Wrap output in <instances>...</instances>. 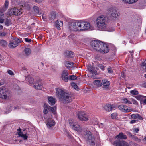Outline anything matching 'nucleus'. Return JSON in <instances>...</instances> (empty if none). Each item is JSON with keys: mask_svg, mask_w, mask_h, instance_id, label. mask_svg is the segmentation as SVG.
<instances>
[{"mask_svg": "<svg viewBox=\"0 0 146 146\" xmlns=\"http://www.w3.org/2000/svg\"><path fill=\"white\" fill-rule=\"evenodd\" d=\"M96 23L97 27L99 30L110 32L114 30L113 28L109 29L108 28V19L104 16H99L96 20Z\"/></svg>", "mask_w": 146, "mask_h": 146, "instance_id": "1", "label": "nucleus"}, {"mask_svg": "<svg viewBox=\"0 0 146 146\" xmlns=\"http://www.w3.org/2000/svg\"><path fill=\"white\" fill-rule=\"evenodd\" d=\"M90 44L94 49L101 53H107L109 51V48L106 44L100 41H92Z\"/></svg>", "mask_w": 146, "mask_h": 146, "instance_id": "2", "label": "nucleus"}, {"mask_svg": "<svg viewBox=\"0 0 146 146\" xmlns=\"http://www.w3.org/2000/svg\"><path fill=\"white\" fill-rule=\"evenodd\" d=\"M56 96L63 103H68L72 99V95L65 92L61 89H57L56 92Z\"/></svg>", "mask_w": 146, "mask_h": 146, "instance_id": "3", "label": "nucleus"}, {"mask_svg": "<svg viewBox=\"0 0 146 146\" xmlns=\"http://www.w3.org/2000/svg\"><path fill=\"white\" fill-rule=\"evenodd\" d=\"M79 31H84L88 29L90 27V24L88 22L82 20L78 21Z\"/></svg>", "mask_w": 146, "mask_h": 146, "instance_id": "4", "label": "nucleus"}, {"mask_svg": "<svg viewBox=\"0 0 146 146\" xmlns=\"http://www.w3.org/2000/svg\"><path fill=\"white\" fill-rule=\"evenodd\" d=\"M9 94V91L7 88L3 87L0 88V98L6 99L8 98Z\"/></svg>", "mask_w": 146, "mask_h": 146, "instance_id": "5", "label": "nucleus"}, {"mask_svg": "<svg viewBox=\"0 0 146 146\" xmlns=\"http://www.w3.org/2000/svg\"><path fill=\"white\" fill-rule=\"evenodd\" d=\"M86 138L88 143L92 146H94L95 145L94 138L93 135L90 132L86 133Z\"/></svg>", "mask_w": 146, "mask_h": 146, "instance_id": "6", "label": "nucleus"}, {"mask_svg": "<svg viewBox=\"0 0 146 146\" xmlns=\"http://www.w3.org/2000/svg\"><path fill=\"white\" fill-rule=\"evenodd\" d=\"M22 42L21 39L15 38L13 40L11 41L9 44V46L10 48H13L17 47L19 44Z\"/></svg>", "mask_w": 146, "mask_h": 146, "instance_id": "7", "label": "nucleus"}, {"mask_svg": "<svg viewBox=\"0 0 146 146\" xmlns=\"http://www.w3.org/2000/svg\"><path fill=\"white\" fill-rule=\"evenodd\" d=\"M79 119L82 121H85L88 120V116L85 112H79L77 115Z\"/></svg>", "mask_w": 146, "mask_h": 146, "instance_id": "8", "label": "nucleus"}, {"mask_svg": "<svg viewBox=\"0 0 146 146\" xmlns=\"http://www.w3.org/2000/svg\"><path fill=\"white\" fill-rule=\"evenodd\" d=\"M108 14L113 18L117 17L119 15L117 10L114 8H111L108 9Z\"/></svg>", "mask_w": 146, "mask_h": 146, "instance_id": "9", "label": "nucleus"}, {"mask_svg": "<svg viewBox=\"0 0 146 146\" xmlns=\"http://www.w3.org/2000/svg\"><path fill=\"white\" fill-rule=\"evenodd\" d=\"M69 29L72 31H79L78 21L70 23L69 26Z\"/></svg>", "mask_w": 146, "mask_h": 146, "instance_id": "10", "label": "nucleus"}, {"mask_svg": "<svg viewBox=\"0 0 146 146\" xmlns=\"http://www.w3.org/2000/svg\"><path fill=\"white\" fill-rule=\"evenodd\" d=\"M113 145L116 146H129L128 143L125 141H121L120 139L115 141Z\"/></svg>", "mask_w": 146, "mask_h": 146, "instance_id": "11", "label": "nucleus"}, {"mask_svg": "<svg viewBox=\"0 0 146 146\" xmlns=\"http://www.w3.org/2000/svg\"><path fill=\"white\" fill-rule=\"evenodd\" d=\"M10 12L11 14L17 16L19 15L22 13V10L21 9L14 8L10 10Z\"/></svg>", "mask_w": 146, "mask_h": 146, "instance_id": "12", "label": "nucleus"}, {"mask_svg": "<svg viewBox=\"0 0 146 146\" xmlns=\"http://www.w3.org/2000/svg\"><path fill=\"white\" fill-rule=\"evenodd\" d=\"M110 81L108 80L104 79L102 80L101 82V86H102V88L106 90L109 89V86L110 84Z\"/></svg>", "mask_w": 146, "mask_h": 146, "instance_id": "13", "label": "nucleus"}, {"mask_svg": "<svg viewBox=\"0 0 146 146\" xmlns=\"http://www.w3.org/2000/svg\"><path fill=\"white\" fill-rule=\"evenodd\" d=\"M61 78L62 80L65 82H67L69 80L68 74L67 71L64 70L61 75Z\"/></svg>", "mask_w": 146, "mask_h": 146, "instance_id": "14", "label": "nucleus"}, {"mask_svg": "<svg viewBox=\"0 0 146 146\" xmlns=\"http://www.w3.org/2000/svg\"><path fill=\"white\" fill-rule=\"evenodd\" d=\"M33 87L37 90H41L42 88V86L40 82V80L37 81L36 82L35 81L33 84Z\"/></svg>", "mask_w": 146, "mask_h": 146, "instance_id": "15", "label": "nucleus"}, {"mask_svg": "<svg viewBox=\"0 0 146 146\" xmlns=\"http://www.w3.org/2000/svg\"><path fill=\"white\" fill-rule=\"evenodd\" d=\"M64 55L66 57L72 58L74 57V54L73 52L66 51L64 52Z\"/></svg>", "mask_w": 146, "mask_h": 146, "instance_id": "16", "label": "nucleus"}, {"mask_svg": "<svg viewBox=\"0 0 146 146\" xmlns=\"http://www.w3.org/2000/svg\"><path fill=\"white\" fill-rule=\"evenodd\" d=\"M44 107L45 108H46L47 109H48L49 110L51 111L54 114L55 113L56 111L55 107H51L46 104H44Z\"/></svg>", "mask_w": 146, "mask_h": 146, "instance_id": "17", "label": "nucleus"}, {"mask_svg": "<svg viewBox=\"0 0 146 146\" xmlns=\"http://www.w3.org/2000/svg\"><path fill=\"white\" fill-rule=\"evenodd\" d=\"M33 10L34 14L35 15H40L42 13L41 11L39 10V8L36 6H34Z\"/></svg>", "mask_w": 146, "mask_h": 146, "instance_id": "18", "label": "nucleus"}, {"mask_svg": "<svg viewBox=\"0 0 146 146\" xmlns=\"http://www.w3.org/2000/svg\"><path fill=\"white\" fill-rule=\"evenodd\" d=\"M113 106L110 104H106L104 107V109L108 111H111L113 109Z\"/></svg>", "mask_w": 146, "mask_h": 146, "instance_id": "19", "label": "nucleus"}, {"mask_svg": "<svg viewBox=\"0 0 146 146\" xmlns=\"http://www.w3.org/2000/svg\"><path fill=\"white\" fill-rule=\"evenodd\" d=\"M63 25V21L60 20H58L56 23L55 26L58 30H60V27Z\"/></svg>", "mask_w": 146, "mask_h": 146, "instance_id": "20", "label": "nucleus"}, {"mask_svg": "<svg viewBox=\"0 0 146 146\" xmlns=\"http://www.w3.org/2000/svg\"><path fill=\"white\" fill-rule=\"evenodd\" d=\"M72 128L77 131L80 132L82 130L81 128L80 125L76 123L74 125Z\"/></svg>", "mask_w": 146, "mask_h": 146, "instance_id": "21", "label": "nucleus"}, {"mask_svg": "<svg viewBox=\"0 0 146 146\" xmlns=\"http://www.w3.org/2000/svg\"><path fill=\"white\" fill-rule=\"evenodd\" d=\"M116 138L125 139H127V137L126 135H125L123 133H120L119 135L116 136Z\"/></svg>", "mask_w": 146, "mask_h": 146, "instance_id": "22", "label": "nucleus"}, {"mask_svg": "<svg viewBox=\"0 0 146 146\" xmlns=\"http://www.w3.org/2000/svg\"><path fill=\"white\" fill-rule=\"evenodd\" d=\"M48 103L51 105L54 104L56 103V100L51 97L48 98Z\"/></svg>", "mask_w": 146, "mask_h": 146, "instance_id": "23", "label": "nucleus"}, {"mask_svg": "<svg viewBox=\"0 0 146 146\" xmlns=\"http://www.w3.org/2000/svg\"><path fill=\"white\" fill-rule=\"evenodd\" d=\"M55 124L54 121L52 119H50L47 123V125L48 127H51L54 125Z\"/></svg>", "mask_w": 146, "mask_h": 146, "instance_id": "24", "label": "nucleus"}, {"mask_svg": "<svg viewBox=\"0 0 146 146\" xmlns=\"http://www.w3.org/2000/svg\"><path fill=\"white\" fill-rule=\"evenodd\" d=\"M12 106L10 104L8 105L6 107L5 113L7 114L9 113L12 110Z\"/></svg>", "mask_w": 146, "mask_h": 146, "instance_id": "25", "label": "nucleus"}, {"mask_svg": "<svg viewBox=\"0 0 146 146\" xmlns=\"http://www.w3.org/2000/svg\"><path fill=\"white\" fill-rule=\"evenodd\" d=\"M131 117L132 118L136 119L138 118L140 120H142L143 118L139 114H132L131 115Z\"/></svg>", "mask_w": 146, "mask_h": 146, "instance_id": "26", "label": "nucleus"}, {"mask_svg": "<svg viewBox=\"0 0 146 146\" xmlns=\"http://www.w3.org/2000/svg\"><path fill=\"white\" fill-rule=\"evenodd\" d=\"M26 79L28 81V82L30 84H33L34 79L32 77L30 76H28L26 78Z\"/></svg>", "mask_w": 146, "mask_h": 146, "instance_id": "27", "label": "nucleus"}, {"mask_svg": "<svg viewBox=\"0 0 146 146\" xmlns=\"http://www.w3.org/2000/svg\"><path fill=\"white\" fill-rule=\"evenodd\" d=\"M124 108H123V109L124 111L123 110V112H131L132 111V110L130 108V109H129L128 108V107L126 105H124Z\"/></svg>", "mask_w": 146, "mask_h": 146, "instance_id": "28", "label": "nucleus"}, {"mask_svg": "<svg viewBox=\"0 0 146 146\" xmlns=\"http://www.w3.org/2000/svg\"><path fill=\"white\" fill-rule=\"evenodd\" d=\"M56 15L55 12H52L51 13L49 16V19L50 20H54L56 17Z\"/></svg>", "mask_w": 146, "mask_h": 146, "instance_id": "29", "label": "nucleus"}, {"mask_svg": "<svg viewBox=\"0 0 146 146\" xmlns=\"http://www.w3.org/2000/svg\"><path fill=\"white\" fill-rule=\"evenodd\" d=\"M24 52L26 55L28 56L31 54V50L29 48H27L25 49Z\"/></svg>", "mask_w": 146, "mask_h": 146, "instance_id": "30", "label": "nucleus"}, {"mask_svg": "<svg viewBox=\"0 0 146 146\" xmlns=\"http://www.w3.org/2000/svg\"><path fill=\"white\" fill-rule=\"evenodd\" d=\"M74 63L69 62H67L65 63V65L68 68L72 67L73 66Z\"/></svg>", "mask_w": 146, "mask_h": 146, "instance_id": "31", "label": "nucleus"}, {"mask_svg": "<svg viewBox=\"0 0 146 146\" xmlns=\"http://www.w3.org/2000/svg\"><path fill=\"white\" fill-rule=\"evenodd\" d=\"M123 1L129 4H132L136 2L138 0H122Z\"/></svg>", "mask_w": 146, "mask_h": 146, "instance_id": "32", "label": "nucleus"}, {"mask_svg": "<svg viewBox=\"0 0 146 146\" xmlns=\"http://www.w3.org/2000/svg\"><path fill=\"white\" fill-rule=\"evenodd\" d=\"M93 83L95 85H96L98 86H101V82L100 80H96L94 81Z\"/></svg>", "mask_w": 146, "mask_h": 146, "instance_id": "33", "label": "nucleus"}, {"mask_svg": "<svg viewBox=\"0 0 146 146\" xmlns=\"http://www.w3.org/2000/svg\"><path fill=\"white\" fill-rule=\"evenodd\" d=\"M0 44L3 47H5L7 45L6 42L4 40H0Z\"/></svg>", "mask_w": 146, "mask_h": 146, "instance_id": "34", "label": "nucleus"}, {"mask_svg": "<svg viewBox=\"0 0 146 146\" xmlns=\"http://www.w3.org/2000/svg\"><path fill=\"white\" fill-rule=\"evenodd\" d=\"M19 136L23 138L24 140H26L28 138V136L26 135V134H24L23 133H20Z\"/></svg>", "mask_w": 146, "mask_h": 146, "instance_id": "35", "label": "nucleus"}, {"mask_svg": "<svg viewBox=\"0 0 146 146\" xmlns=\"http://www.w3.org/2000/svg\"><path fill=\"white\" fill-rule=\"evenodd\" d=\"M122 101L123 103L126 104L128 103L129 104H132V102L128 100V99L127 98L123 99L122 100Z\"/></svg>", "mask_w": 146, "mask_h": 146, "instance_id": "36", "label": "nucleus"}, {"mask_svg": "<svg viewBox=\"0 0 146 146\" xmlns=\"http://www.w3.org/2000/svg\"><path fill=\"white\" fill-rule=\"evenodd\" d=\"M146 97V96H144L141 95H138L135 96V98L138 100H141L143 98Z\"/></svg>", "mask_w": 146, "mask_h": 146, "instance_id": "37", "label": "nucleus"}, {"mask_svg": "<svg viewBox=\"0 0 146 146\" xmlns=\"http://www.w3.org/2000/svg\"><path fill=\"white\" fill-rule=\"evenodd\" d=\"M11 23L10 19L9 18H7L6 19L5 22V25L7 26L9 25Z\"/></svg>", "mask_w": 146, "mask_h": 146, "instance_id": "38", "label": "nucleus"}, {"mask_svg": "<svg viewBox=\"0 0 146 146\" xmlns=\"http://www.w3.org/2000/svg\"><path fill=\"white\" fill-rule=\"evenodd\" d=\"M69 125L71 128H72L74 125V124L76 123H74L72 119H69Z\"/></svg>", "mask_w": 146, "mask_h": 146, "instance_id": "39", "label": "nucleus"}, {"mask_svg": "<svg viewBox=\"0 0 146 146\" xmlns=\"http://www.w3.org/2000/svg\"><path fill=\"white\" fill-rule=\"evenodd\" d=\"M77 78V77L74 75H70L69 77V80H76Z\"/></svg>", "mask_w": 146, "mask_h": 146, "instance_id": "40", "label": "nucleus"}, {"mask_svg": "<svg viewBox=\"0 0 146 146\" xmlns=\"http://www.w3.org/2000/svg\"><path fill=\"white\" fill-rule=\"evenodd\" d=\"M108 72V73L111 74H113V71L112 70V69L111 67H109L107 69Z\"/></svg>", "mask_w": 146, "mask_h": 146, "instance_id": "41", "label": "nucleus"}, {"mask_svg": "<svg viewBox=\"0 0 146 146\" xmlns=\"http://www.w3.org/2000/svg\"><path fill=\"white\" fill-rule=\"evenodd\" d=\"M130 92L133 95H137L138 94V91L135 90H131L130 91Z\"/></svg>", "mask_w": 146, "mask_h": 146, "instance_id": "42", "label": "nucleus"}, {"mask_svg": "<svg viewBox=\"0 0 146 146\" xmlns=\"http://www.w3.org/2000/svg\"><path fill=\"white\" fill-rule=\"evenodd\" d=\"M124 105H119L118 106V109L121 110V111H123V110L124 111L123 109V108H124Z\"/></svg>", "mask_w": 146, "mask_h": 146, "instance_id": "43", "label": "nucleus"}, {"mask_svg": "<svg viewBox=\"0 0 146 146\" xmlns=\"http://www.w3.org/2000/svg\"><path fill=\"white\" fill-rule=\"evenodd\" d=\"M71 85L73 88L77 90L78 87L77 85L75 83H72L71 84Z\"/></svg>", "mask_w": 146, "mask_h": 146, "instance_id": "44", "label": "nucleus"}, {"mask_svg": "<svg viewBox=\"0 0 146 146\" xmlns=\"http://www.w3.org/2000/svg\"><path fill=\"white\" fill-rule=\"evenodd\" d=\"M98 66L103 70H104V66L102 64H99Z\"/></svg>", "mask_w": 146, "mask_h": 146, "instance_id": "45", "label": "nucleus"}, {"mask_svg": "<svg viewBox=\"0 0 146 146\" xmlns=\"http://www.w3.org/2000/svg\"><path fill=\"white\" fill-rule=\"evenodd\" d=\"M7 73L11 76H13L14 75V74L13 72L11 70H8L7 71Z\"/></svg>", "mask_w": 146, "mask_h": 146, "instance_id": "46", "label": "nucleus"}, {"mask_svg": "<svg viewBox=\"0 0 146 146\" xmlns=\"http://www.w3.org/2000/svg\"><path fill=\"white\" fill-rule=\"evenodd\" d=\"M117 114L116 113H114L111 114V117L112 118H115L117 117Z\"/></svg>", "mask_w": 146, "mask_h": 146, "instance_id": "47", "label": "nucleus"}, {"mask_svg": "<svg viewBox=\"0 0 146 146\" xmlns=\"http://www.w3.org/2000/svg\"><path fill=\"white\" fill-rule=\"evenodd\" d=\"M131 101L133 104L136 105H138V103L137 102L136 100H135L134 99H131Z\"/></svg>", "mask_w": 146, "mask_h": 146, "instance_id": "48", "label": "nucleus"}, {"mask_svg": "<svg viewBox=\"0 0 146 146\" xmlns=\"http://www.w3.org/2000/svg\"><path fill=\"white\" fill-rule=\"evenodd\" d=\"M9 4V1L8 0H6L4 3V5L5 7L6 8L8 6Z\"/></svg>", "mask_w": 146, "mask_h": 146, "instance_id": "49", "label": "nucleus"}, {"mask_svg": "<svg viewBox=\"0 0 146 146\" xmlns=\"http://www.w3.org/2000/svg\"><path fill=\"white\" fill-rule=\"evenodd\" d=\"M141 66L145 67V68L146 70V60L144 61V62L141 64Z\"/></svg>", "mask_w": 146, "mask_h": 146, "instance_id": "50", "label": "nucleus"}, {"mask_svg": "<svg viewBox=\"0 0 146 146\" xmlns=\"http://www.w3.org/2000/svg\"><path fill=\"white\" fill-rule=\"evenodd\" d=\"M44 109L43 111V113L45 114H47L48 113V110L46 109H47L46 108H44Z\"/></svg>", "mask_w": 146, "mask_h": 146, "instance_id": "51", "label": "nucleus"}, {"mask_svg": "<svg viewBox=\"0 0 146 146\" xmlns=\"http://www.w3.org/2000/svg\"><path fill=\"white\" fill-rule=\"evenodd\" d=\"M25 42H30L31 41V39H28L27 38H25Z\"/></svg>", "mask_w": 146, "mask_h": 146, "instance_id": "52", "label": "nucleus"}, {"mask_svg": "<svg viewBox=\"0 0 146 146\" xmlns=\"http://www.w3.org/2000/svg\"><path fill=\"white\" fill-rule=\"evenodd\" d=\"M6 35L5 32H3L0 33V36H5Z\"/></svg>", "mask_w": 146, "mask_h": 146, "instance_id": "53", "label": "nucleus"}, {"mask_svg": "<svg viewBox=\"0 0 146 146\" xmlns=\"http://www.w3.org/2000/svg\"><path fill=\"white\" fill-rule=\"evenodd\" d=\"M134 131L136 133H137L139 131V129L137 128H135L133 129Z\"/></svg>", "mask_w": 146, "mask_h": 146, "instance_id": "54", "label": "nucleus"}, {"mask_svg": "<svg viewBox=\"0 0 146 146\" xmlns=\"http://www.w3.org/2000/svg\"><path fill=\"white\" fill-rule=\"evenodd\" d=\"M136 120H132L130 122V123H133L136 122Z\"/></svg>", "mask_w": 146, "mask_h": 146, "instance_id": "55", "label": "nucleus"}, {"mask_svg": "<svg viewBox=\"0 0 146 146\" xmlns=\"http://www.w3.org/2000/svg\"><path fill=\"white\" fill-rule=\"evenodd\" d=\"M44 0H35V1L38 3H40L42 2Z\"/></svg>", "mask_w": 146, "mask_h": 146, "instance_id": "56", "label": "nucleus"}, {"mask_svg": "<svg viewBox=\"0 0 146 146\" xmlns=\"http://www.w3.org/2000/svg\"><path fill=\"white\" fill-rule=\"evenodd\" d=\"M131 137L133 138H134L135 139H137V138L136 137L135 135H132V136H131Z\"/></svg>", "mask_w": 146, "mask_h": 146, "instance_id": "57", "label": "nucleus"}, {"mask_svg": "<svg viewBox=\"0 0 146 146\" xmlns=\"http://www.w3.org/2000/svg\"><path fill=\"white\" fill-rule=\"evenodd\" d=\"M90 72L92 73V74H95V75L96 74V72L95 71H94V70H91V71H90Z\"/></svg>", "mask_w": 146, "mask_h": 146, "instance_id": "58", "label": "nucleus"}, {"mask_svg": "<svg viewBox=\"0 0 146 146\" xmlns=\"http://www.w3.org/2000/svg\"><path fill=\"white\" fill-rule=\"evenodd\" d=\"M14 110H17V109H19L20 108V107H19V106H16V107H14Z\"/></svg>", "mask_w": 146, "mask_h": 146, "instance_id": "59", "label": "nucleus"}, {"mask_svg": "<svg viewBox=\"0 0 146 146\" xmlns=\"http://www.w3.org/2000/svg\"><path fill=\"white\" fill-rule=\"evenodd\" d=\"M4 20L3 19L0 18V23H2L4 22Z\"/></svg>", "mask_w": 146, "mask_h": 146, "instance_id": "60", "label": "nucleus"}, {"mask_svg": "<svg viewBox=\"0 0 146 146\" xmlns=\"http://www.w3.org/2000/svg\"><path fill=\"white\" fill-rule=\"evenodd\" d=\"M73 36L72 35H70L68 38L70 39H70H72L73 38Z\"/></svg>", "mask_w": 146, "mask_h": 146, "instance_id": "61", "label": "nucleus"}, {"mask_svg": "<svg viewBox=\"0 0 146 146\" xmlns=\"http://www.w3.org/2000/svg\"><path fill=\"white\" fill-rule=\"evenodd\" d=\"M128 135L129 136L131 137L132 136V134L130 132H128Z\"/></svg>", "mask_w": 146, "mask_h": 146, "instance_id": "62", "label": "nucleus"}, {"mask_svg": "<svg viewBox=\"0 0 146 146\" xmlns=\"http://www.w3.org/2000/svg\"><path fill=\"white\" fill-rule=\"evenodd\" d=\"M93 67L92 66H90L88 68L89 70L90 71L92 70L93 69Z\"/></svg>", "mask_w": 146, "mask_h": 146, "instance_id": "63", "label": "nucleus"}, {"mask_svg": "<svg viewBox=\"0 0 146 146\" xmlns=\"http://www.w3.org/2000/svg\"><path fill=\"white\" fill-rule=\"evenodd\" d=\"M143 86L144 87L146 88V82L144 83L143 84Z\"/></svg>", "mask_w": 146, "mask_h": 146, "instance_id": "64", "label": "nucleus"}]
</instances>
